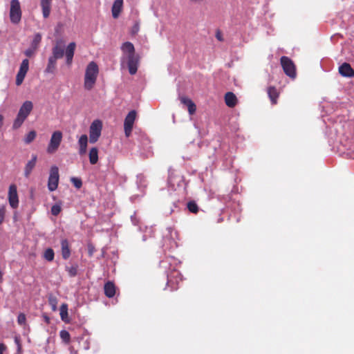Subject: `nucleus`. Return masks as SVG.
<instances>
[{"instance_id": "obj_1", "label": "nucleus", "mask_w": 354, "mask_h": 354, "mask_svg": "<svg viewBox=\"0 0 354 354\" xmlns=\"http://www.w3.org/2000/svg\"><path fill=\"white\" fill-rule=\"evenodd\" d=\"M99 68L94 62H91L86 66L84 76V86L86 90H91L96 82Z\"/></svg>"}, {"instance_id": "obj_2", "label": "nucleus", "mask_w": 354, "mask_h": 354, "mask_svg": "<svg viewBox=\"0 0 354 354\" xmlns=\"http://www.w3.org/2000/svg\"><path fill=\"white\" fill-rule=\"evenodd\" d=\"M33 108L31 101H26L20 107L17 118L14 120L12 128L14 129H19L27 117L29 115Z\"/></svg>"}, {"instance_id": "obj_3", "label": "nucleus", "mask_w": 354, "mask_h": 354, "mask_svg": "<svg viewBox=\"0 0 354 354\" xmlns=\"http://www.w3.org/2000/svg\"><path fill=\"white\" fill-rule=\"evenodd\" d=\"M280 63L284 73L290 77L295 79L297 76L296 66L292 60L286 56H282L280 59Z\"/></svg>"}, {"instance_id": "obj_4", "label": "nucleus", "mask_w": 354, "mask_h": 354, "mask_svg": "<svg viewBox=\"0 0 354 354\" xmlns=\"http://www.w3.org/2000/svg\"><path fill=\"white\" fill-rule=\"evenodd\" d=\"M10 19L14 24H18L21 19L22 12L19 0H11L10 8Z\"/></svg>"}, {"instance_id": "obj_5", "label": "nucleus", "mask_w": 354, "mask_h": 354, "mask_svg": "<svg viewBox=\"0 0 354 354\" xmlns=\"http://www.w3.org/2000/svg\"><path fill=\"white\" fill-rule=\"evenodd\" d=\"M102 129V123L99 120H94L89 129V142L91 143H95L101 136Z\"/></svg>"}, {"instance_id": "obj_6", "label": "nucleus", "mask_w": 354, "mask_h": 354, "mask_svg": "<svg viewBox=\"0 0 354 354\" xmlns=\"http://www.w3.org/2000/svg\"><path fill=\"white\" fill-rule=\"evenodd\" d=\"M62 140V133L60 131H56L53 133L50 142L47 147L48 153H55L59 148Z\"/></svg>"}, {"instance_id": "obj_7", "label": "nucleus", "mask_w": 354, "mask_h": 354, "mask_svg": "<svg viewBox=\"0 0 354 354\" xmlns=\"http://www.w3.org/2000/svg\"><path fill=\"white\" fill-rule=\"evenodd\" d=\"M59 169L57 166H53L50 170V175L48 180V189L50 192L55 191L59 184Z\"/></svg>"}, {"instance_id": "obj_8", "label": "nucleus", "mask_w": 354, "mask_h": 354, "mask_svg": "<svg viewBox=\"0 0 354 354\" xmlns=\"http://www.w3.org/2000/svg\"><path fill=\"white\" fill-rule=\"evenodd\" d=\"M136 118V111H131L126 116L124 122V129L126 137H129Z\"/></svg>"}, {"instance_id": "obj_9", "label": "nucleus", "mask_w": 354, "mask_h": 354, "mask_svg": "<svg viewBox=\"0 0 354 354\" xmlns=\"http://www.w3.org/2000/svg\"><path fill=\"white\" fill-rule=\"evenodd\" d=\"M122 61L127 62L129 72L131 75H134L137 73L139 63L138 55L125 56L124 57H122Z\"/></svg>"}, {"instance_id": "obj_10", "label": "nucleus", "mask_w": 354, "mask_h": 354, "mask_svg": "<svg viewBox=\"0 0 354 354\" xmlns=\"http://www.w3.org/2000/svg\"><path fill=\"white\" fill-rule=\"evenodd\" d=\"M29 69V61L28 59H24L21 63L19 70L16 76V84L20 86L26 75Z\"/></svg>"}, {"instance_id": "obj_11", "label": "nucleus", "mask_w": 354, "mask_h": 354, "mask_svg": "<svg viewBox=\"0 0 354 354\" xmlns=\"http://www.w3.org/2000/svg\"><path fill=\"white\" fill-rule=\"evenodd\" d=\"M8 202L10 207L17 209L19 206L17 188L15 184L10 185L8 190Z\"/></svg>"}, {"instance_id": "obj_12", "label": "nucleus", "mask_w": 354, "mask_h": 354, "mask_svg": "<svg viewBox=\"0 0 354 354\" xmlns=\"http://www.w3.org/2000/svg\"><path fill=\"white\" fill-rule=\"evenodd\" d=\"M37 160V156L35 154H32L31 159L28 161L24 167V175L26 178H28L36 166Z\"/></svg>"}, {"instance_id": "obj_13", "label": "nucleus", "mask_w": 354, "mask_h": 354, "mask_svg": "<svg viewBox=\"0 0 354 354\" xmlns=\"http://www.w3.org/2000/svg\"><path fill=\"white\" fill-rule=\"evenodd\" d=\"M339 74L345 77H353L354 70L350 64L344 62L339 67Z\"/></svg>"}, {"instance_id": "obj_14", "label": "nucleus", "mask_w": 354, "mask_h": 354, "mask_svg": "<svg viewBox=\"0 0 354 354\" xmlns=\"http://www.w3.org/2000/svg\"><path fill=\"white\" fill-rule=\"evenodd\" d=\"M76 44L75 42H71L66 48V64L71 66L73 62Z\"/></svg>"}, {"instance_id": "obj_15", "label": "nucleus", "mask_w": 354, "mask_h": 354, "mask_svg": "<svg viewBox=\"0 0 354 354\" xmlns=\"http://www.w3.org/2000/svg\"><path fill=\"white\" fill-rule=\"evenodd\" d=\"M121 49L123 52L122 57H124L125 56H130V55H136L135 48H134L133 44L131 42H129V41L124 42L122 44Z\"/></svg>"}, {"instance_id": "obj_16", "label": "nucleus", "mask_w": 354, "mask_h": 354, "mask_svg": "<svg viewBox=\"0 0 354 354\" xmlns=\"http://www.w3.org/2000/svg\"><path fill=\"white\" fill-rule=\"evenodd\" d=\"M61 250L62 258L67 260L71 256V249L68 241L66 239L61 241Z\"/></svg>"}, {"instance_id": "obj_17", "label": "nucleus", "mask_w": 354, "mask_h": 354, "mask_svg": "<svg viewBox=\"0 0 354 354\" xmlns=\"http://www.w3.org/2000/svg\"><path fill=\"white\" fill-rule=\"evenodd\" d=\"M180 100L182 104L187 106L189 115H193L194 113H195L196 110V106L191 99L183 96L181 97Z\"/></svg>"}, {"instance_id": "obj_18", "label": "nucleus", "mask_w": 354, "mask_h": 354, "mask_svg": "<svg viewBox=\"0 0 354 354\" xmlns=\"http://www.w3.org/2000/svg\"><path fill=\"white\" fill-rule=\"evenodd\" d=\"M53 0H41V7L44 18L46 19L50 16L51 4Z\"/></svg>"}, {"instance_id": "obj_19", "label": "nucleus", "mask_w": 354, "mask_h": 354, "mask_svg": "<svg viewBox=\"0 0 354 354\" xmlns=\"http://www.w3.org/2000/svg\"><path fill=\"white\" fill-rule=\"evenodd\" d=\"M104 295L109 297L112 298L115 294V286L112 281H107L104 286Z\"/></svg>"}, {"instance_id": "obj_20", "label": "nucleus", "mask_w": 354, "mask_h": 354, "mask_svg": "<svg viewBox=\"0 0 354 354\" xmlns=\"http://www.w3.org/2000/svg\"><path fill=\"white\" fill-rule=\"evenodd\" d=\"M88 137L86 134L82 135L78 140L79 154L82 156L86 153Z\"/></svg>"}, {"instance_id": "obj_21", "label": "nucleus", "mask_w": 354, "mask_h": 354, "mask_svg": "<svg viewBox=\"0 0 354 354\" xmlns=\"http://www.w3.org/2000/svg\"><path fill=\"white\" fill-rule=\"evenodd\" d=\"M225 102L228 107L233 108L237 104V97L232 92H227L225 95Z\"/></svg>"}, {"instance_id": "obj_22", "label": "nucleus", "mask_w": 354, "mask_h": 354, "mask_svg": "<svg viewBox=\"0 0 354 354\" xmlns=\"http://www.w3.org/2000/svg\"><path fill=\"white\" fill-rule=\"evenodd\" d=\"M267 93L272 104H276L277 103V99L279 95V93L278 92L276 87L269 86L267 89Z\"/></svg>"}, {"instance_id": "obj_23", "label": "nucleus", "mask_w": 354, "mask_h": 354, "mask_svg": "<svg viewBox=\"0 0 354 354\" xmlns=\"http://www.w3.org/2000/svg\"><path fill=\"white\" fill-rule=\"evenodd\" d=\"M123 4V0H115L112 6V15L114 19H117L121 12Z\"/></svg>"}, {"instance_id": "obj_24", "label": "nucleus", "mask_w": 354, "mask_h": 354, "mask_svg": "<svg viewBox=\"0 0 354 354\" xmlns=\"http://www.w3.org/2000/svg\"><path fill=\"white\" fill-rule=\"evenodd\" d=\"M52 54L50 57L57 60L63 57L64 50L62 46L56 44L52 49Z\"/></svg>"}, {"instance_id": "obj_25", "label": "nucleus", "mask_w": 354, "mask_h": 354, "mask_svg": "<svg viewBox=\"0 0 354 354\" xmlns=\"http://www.w3.org/2000/svg\"><path fill=\"white\" fill-rule=\"evenodd\" d=\"M56 66H57V59L49 57L48 60V64L46 66V68L44 71L46 73H50L53 74L55 73L56 70Z\"/></svg>"}, {"instance_id": "obj_26", "label": "nucleus", "mask_w": 354, "mask_h": 354, "mask_svg": "<svg viewBox=\"0 0 354 354\" xmlns=\"http://www.w3.org/2000/svg\"><path fill=\"white\" fill-rule=\"evenodd\" d=\"M89 161L91 165H95L98 161V149L96 147H93L90 149L89 153Z\"/></svg>"}, {"instance_id": "obj_27", "label": "nucleus", "mask_w": 354, "mask_h": 354, "mask_svg": "<svg viewBox=\"0 0 354 354\" xmlns=\"http://www.w3.org/2000/svg\"><path fill=\"white\" fill-rule=\"evenodd\" d=\"M59 310V315L62 320L66 323L68 322L69 321L68 319V305L66 304H63L61 306Z\"/></svg>"}, {"instance_id": "obj_28", "label": "nucleus", "mask_w": 354, "mask_h": 354, "mask_svg": "<svg viewBox=\"0 0 354 354\" xmlns=\"http://www.w3.org/2000/svg\"><path fill=\"white\" fill-rule=\"evenodd\" d=\"M43 257L48 261H53L55 257V252L52 248H47L44 254Z\"/></svg>"}, {"instance_id": "obj_29", "label": "nucleus", "mask_w": 354, "mask_h": 354, "mask_svg": "<svg viewBox=\"0 0 354 354\" xmlns=\"http://www.w3.org/2000/svg\"><path fill=\"white\" fill-rule=\"evenodd\" d=\"M41 41V35L40 33H36L35 35H34V37H33V39L31 42V47L35 48V49H37L39 46V44Z\"/></svg>"}, {"instance_id": "obj_30", "label": "nucleus", "mask_w": 354, "mask_h": 354, "mask_svg": "<svg viewBox=\"0 0 354 354\" xmlns=\"http://www.w3.org/2000/svg\"><path fill=\"white\" fill-rule=\"evenodd\" d=\"M37 133L32 130L28 132V133L24 138V142L27 145L31 143L36 138Z\"/></svg>"}, {"instance_id": "obj_31", "label": "nucleus", "mask_w": 354, "mask_h": 354, "mask_svg": "<svg viewBox=\"0 0 354 354\" xmlns=\"http://www.w3.org/2000/svg\"><path fill=\"white\" fill-rule=\"evenodd\" d=\"M187 207L188 210L192 213L197 214L198 212V206L194 201L188 202Z\"/></svg>"}, {"instance_id": "obj_32", "label": "nucleus", "mask_w": 354, "mask_h": 354, "mask_svg": "<svg viewBox=\"0 0 354 354\" xmlns=\"http://www.w3.org/2000/svg\"><path fill=\"white\" fill-rule=\"evenodd\" d=\"M59 336H60V338L62 339V340L65 344H68L70 342L71 335H70V333L67 330H62L59 333Z\"/></svg>"}, {"instance_id": "obj_33", "label": "nucleus", "mask_w": 354, "mask_h": 354, "mask_svg": "<svg viewBox=\"0 0 354 354\" xmlns=\"http://www.w3.org/2000/svg\"><path fill=\"white\" fill-rule=\"evenodd\" d=\"M77 265H74L71 267H66V270L68 272L70 277H75L77 274Z\"/></svg>"}, {"instance_id": "obj_34", "label": "nucleus", "mask_w": 354, "mask_h": 354, "mask_svg": "<svg viewBox=\"0 0 354 354\" xmlns=\"http://www.w3.org/2000/svg\"><path fill=\"white\" fill-rule=\"evenodd\" d=\"M6 212V206L5 205L0 206V225L3 223L5 220Z\"/></svg>"}, {"instance_id": "obj_35", "label": "nucleus", "mask_w": 354, "mask_h": 354, "mask_svg": "<svg viewBox=\"0 0 354 354\" xmlns=\"http://www.w3.org/2000/svg\"><path fill=\"white\" fill-rule=\"evenodd\" d=\"M48 302L50 306L52 307V309L53 310H55L57 309V299L56 297L50 295L48 297Z\"/></svg>"}, {"instance_id": "obj_36", "label": "nucleus", "mask_w": 354, "mask_h": 354, "mask_svg": "<svg viewBox=\"0 0 354 354\" xmlns=\"http://www.w3.org/2000/svg\"><path fill=\"white\" fill-rule=\"evenodd\" d=\"M51 214L54 216H57L62 211V207L59 205L55 204L51 207Z\"/></svg>"}, {"instance_id": "obj_37", "label": "nucleus", "mask_w": 354, "mask_h": 354, "mask_svg": "<svg viewBox=\"0 0 354 354\" xmlns=\"http://www.w3.org/2000/svg\"><path fill=\"white\" fill-rule=\"evenodd\" d=\"M71 181L73 183L74 186L77 189H80L82 186V182L80 178L73 177L71 178Z\"/></svg>"}, {"instance_id": "obj_38", "label": "nucleus", "mask_w": 354, "mask_h": 354, "mask_svg": "<svg viewBox=\"0 0 354 354\" xmlns=\"http://www.w3.org/2000/svg\"><path fill=\"white\" fill-rule=\"evenodd\" d=\"M17 322L21 326L26 324V317L24 313H19L17 317Z\"/></svg>"}, {"instance_id": "obj_39", "label": "nucleus", "mask_w": 354, "mask_h": 354, "mask_svg": "<svg viewBox=\"0 0 354 354\" xmlns=\"http://www.w3.org/2000/svg\"><path fill=\"white\" fill-rule=\"evenodd\" d=\"M37 50V49L32 48L30 46V48L26 49L25 51H24V54L26 57H31L34 55L35 51Z\"/></svg>"}, {"instance_id": "obj_40", "label": "nucleus", "mask_w": 354, "mask_h": 354, "mask_svg": "<svg viewBox=\"0 0 354 354\" xmlns=\"http://www.w3.org/2000/svg\"><path fill=\"white\" fill-rule=\"evenodd\" d=\"M216 38L220 41H223V35H222V33L220 30H217L216 32Z\"/></svg>"}, {"instance_id": "obj_41", "label": "nucleus", "mask_w": 354, "mask_h": 354, "mask_svg": "<svg viewBox=\"0 0 354 354\" xmlns=\"http://www.w3.org/2000/svg\"><path fill=\"white\" fill-rule=\"evenodd\" d=\"M6 349V346L4 344L0 343V354H3V351Z\"/></svg>"}, {"instance_id": "obj_42", "label": "nucleus", "mask_w": 354, "mask_h": 354, "mask_svg": "<svg viewBox=\"0 0 354 354\" xmlns=\"http://www.w3.org/2000/svg\"><path fill=\"white\" fill-rule=\"evenodd\" d=\"M44 320L45 322L47 323V324H49L50 323V318L47 316H45L44 317Z\"/></svg>"}, {"instance_id": "obj_43", "label": "nucleus", "mask_w": 354, "mask_h": 354, "mask_svg": "<svg viewBox=\"0 0 354 354\" xmlns=\"http://www.w3.org/2000/svg\"><path fill=\"white\" fill-rule=\"evenodd\" d=\"M193 3H201L202 2L203 0H190Z\"/></svg>"}, {"instance_id": "obj_44", "label": "nucleus", "mask_w": 354, "mask_h": 354, "mask_svg": "<svg viewBox=\"0 0 354 354\" xmlns=\"http://www.w3.org/2000/svg\"><path fill=\"white\" fill-rule=\"evenodd\" d=\"M134 31L137 32L138 30V25H136L134 27Z\"/></svg>"}, {"instance_id": "obj_45", "label": "nucleus", "mask_w": 354, "mask_h": 354, "mask_svg": "<svg viewBox=\"0 0 354 354\" xmlns=\"http://www.w3.org/2000/svg\"><path fill=\"white\" fill-rule=\"evenodd\" d=\"M171 176L169 178V183H171Z\"/></svg>"}, {"instance_id": "obj_46", "label": "nucleus", "mask_w": 354, "mask_h": 354, "mask_svg": "<svg viewBox=\"0 0 354 354\" xmlns=\"http://www.w3.org/2000/svg\"><path fill=\"white\" fill-rule=\"evenodd\" d=\"M89 254H90L91 256L92 255V250L89 251Z\"/></svg>"}]
</instances>
